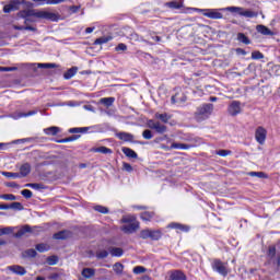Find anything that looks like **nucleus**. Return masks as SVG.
<instances>
[{
    "label": "nucleus",
    "instance_id": "48",
    "mask_svg": "<svg viewBox=\"0 0 280 280\" xmlns=\"http://www.w3.org/2000/svg\"><path fill=\"white\" fill-rule=\"evenodd\" d=\"M140 237L141 240H150V230H142L140 232Z\"/></svg>",
    "mask_w": 280,
    "mask_h": 280
},
{
    "label": "nucleus",
    "instance_id": "5",
    "mask_svg": "<svg viewBox=\"0 0 280 280\" xmlns=\"http://www.w3.org/2000/svg\"><path fill=\"white\" fill-rule=\"evenodd\" d=\"M148 126L151 130H155L158 135H165V132H167V126L163 125L161 121L150 119L148 120Z\"/></svg>",
    "mask_w": 280,
    "mask_h": 280
},
{
    "label": "nucleus",
    "instance_id": "33",
    "mask_svg": "<svg viewBox=\"0 0 280 280\" xmlns=\"http://www.w3.org/2000/svg\"><path fill=\"white\" fill-rule=\"evenodd\" d=\"M69 237V231H60L54 234L55 240H67Z\"/></svg>",
    "mask_w": 280,
    "mask_h": 280
},
{
    "label": "nucleus",
    "instance_id": "46",
    "mask_svg": "<svg viewBox=\"0 0 280 280\" xmlns=\"http://www.w3.org/2000/svg\"><path fill=\"white\" fill-rule=\"evenodd\" d=\"M39 69H56V63H38Z\"/></svg>",
    "mask_w": 280,
    "mask_h": 280
},
{
    "label": "nucleus",
    "instance_id": "20",
    "mask_svg": "<svg viewBox=\"0 0 280 280\" xmlns=\"http://www.w3.org/2000/svg\"><path fill=\"white\" fill-rule=\"evenodd\" d=\"M170 280H187V276L180 270H175L171 273Z\"/></svg>",
    "mask_w": 280,
    "mask_h": 280
},
{
    "label": "nucleus",
    "instance_id": "17",
    "mask_svg": "<svg viewBox=\"0 0 280 280\" xmlns=\"http://www.w3.org/2000/svg\"><path fill=\"white\" fill-rule=\"evenodd\" d=\"M154 117L155 119H159L160 121H162V124H167L172 119V116L168 115L167 113H163V114L155 113Z\"/></svg>",
    "mask_w": 280,
    "mask_h": 280
},
{
    "label": "nucleus",
    "instance_id": "53",
    "mask_svg": "<svg viewBox=\"0 0 280 280\" xmlns=\"http://www.w3.org/2000/svg\"><path fill=\"white\" fill-rule=\"evenodd\" d=\"M2 200H16V196L12 194L1 195Z\"/></svg>",
    "mask_w": 280,
    "mask_h": 280
},
{
    "label": "nucleus",
    "instance_id": "42",
    "mask_svg": "<svg viewBox=\"0 0 280 280\" xmlns=\"http://www.w3.org/2000/svg\"><path fill=\"white\" fill-rule=\"evenodd\" d=\"M264 58V54L261 51L256 50L252 52V60H261Z\"/></svg>",
    "mask_w": 280,
    "mask_h": 280
},
{
    "label": "nucleus",
    "instance_id": "57",
    "mask_svg": "<svg viewBox=\"0 0 280 280\" xmlns=\"http://www.w3.org/2000/svg\"><path fill=\"white\" fill-rule=\"evenodd\" d=\"M14 232V228H2V235H10Z\"/></svg>",
    "mask_w": 280,
    "mask_h": 280
},
{
    "label": "nucleus",
    "instance_id": "61",
    "mask_svg": "<svg viewBox=\"0 0 280 280\" xmlns=\"http://www.w3.org/2000/svg\"><path fill=\"white\" fill-rule=\"evenodd\" d=\"M26 257H36V252L35 249H28L25 252Z\"/></svg>",
    "mask_w": 280,
    "mask_h": 280
},
{
    "label": "nucleus",
    "instance_id": "19",
    "mask_svg": "<svg viewBox=\"0 0 280 280\" xmlns=\"http://www.w3.org/2000/svg\"><path fill=\"white\" fill-rule=\"evenodd\" d=\"M122 153L125 154V156H127L128 159H138V154L137 152H135V150L128 148V147H124L121 149Z\"/></svg>",
    "mask_w": 280,
    "mask_h": 280
},
{
    "label": "nucleus",
    "instance_id": "45",
    "mask_svg": "<svg viewBox=\"0 0 280 280\" xmlns=\"http://www.w3.org/2000/svg\"><path fill=\"white\" fill-rule=\"evenodd\" d=\"M142 137H143V139H147L149 141L150 139H152L154 137V135H152V130L147 129L142 132Z\"/></svg>",
    "mask_w": 280,
    "mask_h": 280
},
{
    "label": "nucleus",
    "instance_id": "34",
    "mask_svg": "<svg viewBox=\"0 0 280 280\" xmlns=\"http://www.w3.org/2000/svg\"><path fill=\"white\" fill-rule=\"evenodd\" d=\"M45 135H51L52 137L58 135L60 132V128L58 127H49L47 129H44Z\"/></svg>",
    "mask_w": 280,
    "mask_h": 280
},
{
    "label": "nucleus",
    "instance_id": "58",
    "mask_svg": "<svg viewBox=\"0 0 280 280\" xmlns=\"http://www.w3.org/2000/svg\"><path fill=\"white\" fill-rule=\"evenodd\" d=\"M268 255L269 257H275V255H277V248L275 246H269Z\"/></svg>",
    "mask_w": 280,
    "mask_h": 280
},
{
    "label": "nucleus",
    "instance_id": "28",
    "mask_svg": "<svg viewBox=\"0 0 280 280\" xmlns=\"http://www.w3.org/2000/svg\"><path fill=\"white\" fill-rule=\"evenodd\" d=\"M241 16H245L246 19H255L258 16L257 12L250 10H244L241 12Z\"/></svg>",
    "mask_w": 280,
    "mask_h": 280
},
{
    "label": "nucleus",
    "instance_id": "15",
    "mask_svg": "<svg viewBox=\"0 0 280 280\" xmlns=\"http://www.w3.org/2000/svg\"><path fill=\"white\" fill-rule=\"evenodd\" d=\"M129 39L132 40L133 43H145L147 45H152L148 39L143 38L137 33H131L129 35Z\"/></svg>",
    "mask_w": 280,
    "mask_h": 280
},
{
    "label": "nucleus",
    "instance_id": "60",
    "mask_svg": "<svg viewBox=\"0 0 280 280\" xmlns=\"http://www.w3.org/2000/svg\"><path fill=\"white\" fill-rule=\"evenodd\" d=\"M16 67H0V71H16Z\"/></svg>",
    "mask_w": 280,
    "mask_h": 280
},
{
    "label": "nucleus",
    "instance_id": "63",
    "mask_svg": "<svg viewBox=\"0 0 280 280\" xmlns=\"http://www.w3.org/2000/svg\"><path fill=\"white\" fill-rule=\"evenodd\" d=\"M7 187H12L13 189L14 188L19 189L20 186H19V184H16V182H10L7 184Z\"/></svg>",
    "mask_w": 280,
    "mask_h": 280
},
{
    "label": "nucleus",
    "instance_id": "16",
    "mask_svg": "<svg viewBox=\"0 0 280 280\" xmlns=\"http://www.w3.org/2000/svg\"><path fill=\"white\" fill-rule=\"evenodd\" d=\"M256 30L259 34H262V36H275V33L265 25H257Z\"/></svg>",
    "mask_w": 280,
    "mask_h": 280
},
{
    "label": "nucleus",
    "instance_id": "59",
    "mask_svg": "<svg viewBox=\"0 0 280 280\" xmlns=\"http://www.w3.org/2000/svg\"><path fill=\"white\" fill-rule=\"evenodd\" d=\"M78 139H80V135H74V136H70L68 138H66L67 143L71 142V141H78Z\"/></svg>",
    "mask_w": 280,
    "mask_h": 280
},
{
    "label": "nucleus",
    "instance_id": "2",
    "mask_svg": "<svg viewBox=\"0 0 280 280\" xmlns=\"http://www.w3.org/2000/svg\"><path fill=\"white\" fill-rule=\"evenodd\" d=\"M21 4L24 5V8H33V3L25 0H11L7 5L3 7V12L5 14H10V12H14L21 8Z\"/></svg>",
    "mask_w": 280,
    "mask_h": 280
},
{
    "label": "nucleus",
    "instance_id": "35",
    "mask_svg": "<svg viewBox=\"0 0 280 280\" xmlns=\"http://www.w3.org/2000/svg\"><path fill=\"white\" fill-rule=\"evenodd\" d=\"M247 176H252L256 178H268V174L264 173V172H249L247 173Z\"/></svg>",
    "mask_w": 280,
    "mask_h": 280
},
{
    "label": "nucleus",
    "instance_id": "27",
    "mask_svg": "<svg viewBox=\"0 0 280 280\" xmlns=\"http://www.w3.org/2000/svg\"><path fill=\"white\" fill-rule=\"evenodd\" d=\"M92 152H98L101 154H113V150L106 147H97L92 149Z\"/></svg>",
    "mask_w": 280,
    "mask_h": 280
},
{
    "label": "nucleus",
    "instance_id": "12",
    "mask_svg": "<svg viewBox=\"0 0 280 280\" xmlns=\"http://www.w3.org/2000/svg\"><path fill=\"white\" fill-rule=\"evenodd\" d=\"M168 229H175L177 233H189V225L182 224V223H171Z\"/></svg>",
    "mask_w": 280,
    "mask_h": 280
},
{
    "label": "nucleus",
    "instance_id": "38",
    "mask_svg": "<svg viewBox=\"0 0 280 280\" xmlns=\"http://www.w3.org/2000/svg\"><path fill=\"white\" fill-rule=\"evenodd\" d=\"M2 176H5V178H21V174L12 172H2Z\"/></svg>",
    "mask_w": 280,
    "mask_h": 280
},
{
    "label": "nucleus",
    "instance_id": "8",
    "mask_svg": "<svg viewBox=\"0 0 280 280\" xmlns=\"http://www.w3.org/2000/svg\"><path fill=\"white\" fill-rule=\"evenodd\" d=\"M198 12H202L203 16L208 19H222V13L215 9H196Z\"/></svg>",
    "mask_w": 280,
    "mask_h": 280
},
{
    "label": "nucleus",
    "instance_id": "51",
    "mask_svg": "<svg viewBox=\"0 0 280 280\" xmlns=\"http://www.w3.org/2000/svg\"><path fill=\"white\" fill-rule=\"evenodd\" d=\"M10 209H16L18 211H22L23 205L21 202H12L10 206Z\"/></svg>",
    "mask_w": 280,
    "mask_h": 280
},
{
    "label": "nucleus",
    "instance_id": "47",
    "mask_svg": "<svg viewBox=\"0 0 280 280\" xmlns=\"http://www.w3.org/2000/svg\"><path fill=\"white\" fill-rule=\"evenodd\" d=\"M229 12H236L237 14H240V16H242V12L244 10V8H240V7H230L228 8Z\"/></svg>",
    "mask_w": 280,
    "mask_h": 280
},
{
    "label": "nucleus",
    "instance_id": "14",
    "mask_svg": "<svg viewBox=\"0 0 280 280\" xmlns=\"http://www.w3.org/2000/svg\"><path fill=\"white\" fill-rule=\"evenodd\" d=\"M32 172V164L31 163H24L20 166V176L22 178H25L30 173Z\"/></svg>",
    "mask_w": 280,
    "mask_h": 280
},
{
    "label": "nucleus",
    "instance_id": "43",
    "mask_svg": "<svg viewBox=\"0 0 280 280\" xmlns=\"http://www.w3.org/2000/svg\"><path fill=\"white\" fill-rule=\"evenodd\" d=\"M94 211H97L98 213L106 214L108 213V208L104 206H95Z\"/></svg>",
    "mask_w": 280,
    "mask_h": 280
},
{
    "label": "nucleus",
    "instance_id": "21",
    "mask_svg": "<svg viewBox=\"0 0 280 280\" xmlns=\"http://www.w3.org/2000/svg\"><path fill=\"white\" fill-rule=\"evenodd\" d=\"M25 233H32V226L30 225H23L15 234L14 237H23Z\"/></svg>",
    "mask_w": 280,
    "mask_h": 280
},
{
    "label": "nucleus",
    "instance_id": "41",
    "mask_svg": "<svg viewBox=\"0 0 280 280\" xmlns=\"http://www.w3.org/2000/svg\"><path fill=\"white\" fill-rule=\"evenodd\" d=\"M36 250H38V253H47V250H49V246L46 244H37Z\"/></svg>",
    "mask_w": 280,
    "mask_h": 280
},
{
    "label": "nucleus",
    "instance_id": "25",
    "mask_svg": "<svg viewBox=\"0 0 280 280\" xmlns=\"http://www.w3.org/2000/svg\"><path fill=\"white\" fill-rule=\"evenodd\" d=\"M100 104H103L106 108H110L115 104V97H103L100 100Z\"/></svg>",
    "mask_w": 280,
    "mask_h": 280
},
{
    "label": "nucleus",
    "instance_id": "9",
    "mask_svg": "<svg viewBox=\"0 0 280 280\" xmlns=\"http://www.w3.org/2000/svg\"><path fill=\"white\" fill-rule=\"evenodd\" d=\"M7 270H10L13 275H19L20 277H24V275H27V270H25V267L20 265H13L7 267Z\"/></svg>",
    "mask_w": 280,
    "mask_h": 280
},
{
    "label": "nucleus",
    "instance_id": "10",
    "mask_svg": "<svg viewBox=\"0 0 280 280\" xmlns=\"http://www.w3.org/2000/svg\"><path fill=\"white\" fill-rule=\"evenodd\" d=\"M36 5H59V3H65L68 0H32Z\"/></svg>",
    "mask_w": 280,
    "mask_h": 280
},
{
    "label": "nucleus",
    "instance_id": "23",
    "mask_svg": "<svg viewBox=\"0 0 280 280\" xmlns=\"http://www.w3.org/2000/svg\"><path fill=\"white\" fill-rule=\"evenodd\" d=\"M109 254L112 257H121L124 249L121 247H109Z\"/></svg>",
    "mask_w": 280,
    "mask_h": 280
},
{
    "label": "nucleus",
    "instance_id": "30",
    "mask_svg": "<svg viewBox=\"0 0 280 280\" xmlns=\"http://www.w3.org/2000/svg\"><path fill=\"white\" fill-rule=\"evenodd\" d=\"M237 40L238 43H243L244 45H250V39L244 33L237 34Z\"/></svg>",
    "mask_w": 280,
    "mask_h": 280
},
{
    "label": "nucleus",
    "instance_id": "24",
    "mask_svg": "<svg viewBox=\"0 0 280 280\" xmlns=\"http://www.w3.org/2000/svg\"><path fill=\"white\" fill-rule=\"evenodd\" d=\"M82 277H84V279H91L92 277H95V269L84 268L82 270Z\"/></svg>",
    "mask_w": 280,
    "mask_h": 280
},
{
    "label": "nucleus",
    "instance_id": "6",
    "mask_svg": "<svg viewBox=\"0 0 280 280\" xmlns=\"http://www.w3.org/2000/svg\"><path fill=\"white\" fill-rule=\"evenodd\" d=\"M228 112H229V115H231L232 117H237V115L242 113V103H240L238 101H233L229 105Z\"/></svg>",
    "mask_w": 280,
    "mask_h": 280
},
{
    "label": "nucleus",
    "instance_id": "62",
    "mask_svg": "<svg viewBox=\"0 0 280 280\" xmlns=\"http://www.w3.org/2000/svg\"><path fill=\"white\" fill-rule=\"evenodd\" d=\"M36 110H31L27 114H21L20 117H32V115H36Z\"/></svg>",
    "mask_w": 280,
    "mask_h": 280
},
{
    "label": "nucleus",
    "instance_id": "7",
    "mask_svg": "<svg viewBox=\"0 0 280 280\" xmlns=\"http://www.w3.org/2000/svg\"><path fill=\"white\" fill-rule=\"evenodd\" d=\"M267 135H268V131L266 130V128L258 127L255 131V139L257 143H259L260 145H264V143H266Z\"/></svg>",
    "mask_w": 280,
    "mask_h": 280
},
{
    "label": "nucleus",
    "instance_id": "44",
    "mask_svg": "<svg viewBox=\"0 0 280 280\" xmlns=\"http://www.w3.org/2000/svg\"><path fill=\"white\" fill-rule=\"evenodd\" d=\"M56 264H58V258L57 256H49L47 258V265L48 266H56Z\"/></svg>",
    "mask_w": 280,
    "mask_h": 280
},
{
    "label": "nucleus",
    "instance_id": "56",
    "mask_svg": "<svg viewBox=\"0 0 280 280\" xmlns=\"http://www.w3.org/2000/svg\"><path fill=\"white\" fill-rule=\"evenodd\" d=\"M122 170H125V172H129V173L133 171L132 165H130L127 162L122 163Z\"/></svg>",
    "mask_w": 280,
    "mask_h": 280
},
{
    "label": "nucleus",
    "instance_id": "55",
    "mask_svg": "<svg viewBox=\"0 0 280 280\" xmlns=\"http://www.w3.org/2000/svg\"><path fill=\"white\" fill-rule=\"evenodd\" d=\"M128 49V46H126V44L120 43L116 46L115 50L116 51H126Z\"/></svg>",
    "mask_w": 280,
    "mask_h": 280
},
{
    "label": "nucleus",
    "instance_id": "37",
    "mask_svg": "<svg viewBox=\"0 0 280 280\" xmlns=\"http://www.w3.org/2000/svg\"><path fill=\"white\" fill-rule=\"evenodd\" d=\"M113 269L116 275H121V272H124V265L121 262H116L114 264Z\"/></svg>",
    "mask_w": 280,
    "mask_h": 280
},
{
    "label": "nucleus",
    "instance_id": "3",
    "mask_svg": "<svg viewBox=\"0 0 280 280\" xmlns=\"http://www.w3.org/2000/svg\"><path fill=\"white\" fill-rule=\"evenodd\" d=\"M213 113V104L208 103L199 106L195 113L196 119L202 121L203 119H209V116Z\"/></svg>",
    "mask_w": 280,
    "mask_h": 280
},
{
    "label": "nucleus",
    "instance_id": "39",
    "mask_svg": "<svg viewBox=\"0 0 280 280\" xmlns=\"http://www.w3.org/2000/svg\"><path fill=\"white\" fill-rule=\"evenodd\" d=\"M86 130H89V128L86 127H82V128H70L69 132L71 135H78L79 132H86Z\"/></svg>",
    "mask_w": 280,
    "mask_h": 280
},
{
    "label": "nucleus",
    "instance_id": "4",
    "mask_svg": "<svg viewBox=\"0 0 280 280\" xmlns=\"http://www.w3.org/2000/svg\"><path fill=\"white\" fill-rule=\"evenodd\" d=\"M211 267L214 272H218L222 277H226V275H229V268H226V265L220 259H214L211 264Z\"/></svg>",
    "mask_w": 280,
    "mask_h": 280
},
{
    "label": "nucleus",
    "instance_id": "22",
    "mask_svg": "<svg viewBox=\"0 0 280 280\" xmlns=\"http://www.w3.org/2000/svg\"><path fill=\"white\" fill-rule=\"evenodd\" d=\"M25 233H32V226L30 225H23L15 234L14 237H23Z\"/></svg>",
    "mask_w": 280,
    "mask_h": 280
},
{
    "label": "nucleus",
    "instance_id": "18",
    "mask_svg": "<svg viewBox=\"0 0 280 280\" xmlns=\"http://www.w3.org/2000/svg\"><path fill=\"white\" fill-rule=\"evenodd\" d=\"M191 145L187 143L173 142L170 150H190Z\"/></svg>",
    "mask_w": 280,
    "mask_h": 280
},
{
    "label": "nucleus",
    "instance_id": "13",
    "mask_svg": "<svg viewBox=\"0 0 280 280\" xmlns=\"http://www.w3.org/2000/svg\"><path fill=\"white\" fill-rule=\"evenodd\" d=\"M116 137L120 139V141L132 143L135 141V136L132 133H128L125 131L116 133Z\"/></svg>",
    "mask_w": 280,
    "mask_h": 280
},
{
    "label": "nucleus",
    "instance_id": "50",
    "mask_svg": "<svg viewBox=\"0 0 280 280\" xmlns=\"http://www.w3.org/2000/svg\"><path fill=\"white\" fill-rule=\"evenodd\" d=\"M143 272H145V267L137 266L133 268L135 275H143Z\"/></svg>",
    "mask_w": 280,
    "mask_h": 280
},
{
    "label": "nucleus",
    "instance_id": "54",
    "mask_svg": "<svg viewBox=\"0 0 280 280\" xmlns=\"http://www.w3.org/2000/svg\"><path fill=\"white\" fill-rule=\"evenodd\" d=\"M182 7L183 5L180 4V2H177V1L168 2V8H174L175 10H178Z\"/></svg>",
    "mask_w": 280,
    "mask_h": 280
},
{
    "label": "nucleus",
    "instance_id": "29",
    "mask_svg": "<svg viewBox=\"0 0 280 280\" xmlns=\"http://www.w3.org/2000/svg\"><path fill=\"white\" fill-rule=\"evenodd\" d=\"M141 220H143L144 222H150V220H152V218H154V212H150V211H144L140 214Z\"/></svg>",
    "mask_w": 280,
    "mask_h": 280
},
{
    "label": "nucleus",
    "instance_id": "40",
    "mask_svg": "<svg viewBox=\"0 0 280 280\" xmlns=\"http://www.w3.org/2000/svg\"><path fill=\"white\" fill-rule=\"evenodd\" d=\"M96 257L97 259H106V257H108V250L102 249L96 252Z\"/></svg>",
    "mask_w": 280,
    "mask_h": 280
},
{
    "label": "nucleus",
    "instance_id": "36",
    "mask_svg": "<svg viewBox=\"0 0 280 280\" xmlns=\"http://www.w3.org/2000/svg\"><path fill=\"white\" fill-rule=\"evenodd\" d=\"M121 222H124V224H132L135 222H139L137 221V217L135 215H127V217H124Z\"/></svg>",
    "mask_w": 280,
    "mask_h": 280
},
{
    "label": "nucleus",
    "instance_id": "31",
    "mask_svg": "<svg viewBox=\"0 0 280 280\" xmlns=\"http://www.w3.org/2000/svg\"><path fill=\"white\" fill-rule=\"evenodd\" d=\"M149 238L153 240V241L161 240V231H159V230H150Z\"/></svg>",
    "mask_w": 280,
    "mask_h": 280
},
{
    "label": "nucleus",
    "instance_id": "32",
    "mask_svg": "<svg viewBox=\"0 0 280 280\" xmlns=\"http://www.w3.org/2000/svg\"><path fill=\"white\" fill-rule=\"evenodd\" d=\"M78 73V68L73 67L70 68L65 74V79L66 80H71V78H73V75H75Z\"/></svg>",
    "mask_w": 280,
    "mask_h": 280
},
{
    "label": "nucleus",
    "instance_id": "64",
    "mask_svg": "<svg viewBox=\"0 0 280 280\" xmlns=\"http://www.w3.org/2000/svg\"><path fill=\"white\" fill-rule=\"evenodd\" d=\"M45 187L43 186V184H37L34 183L32 189H44Z\"/></svg>",
    "mask_w": 280,
    "mask_h": 280
},
{
    "label": "nucleus",
    "instance_id": "11",
    "mask_svg": "<svg viewBox=\"0 0 280 280\" xmlns=\"http://www.w3.org/2000/svg\"><path fill=\"white\" fill-rule=\"evenodd\" d=\"M121 231L128 234L136 233V231H139V222H133V223H128L126 225H122Z\"/></svg>",
    "mask_w": 280,
    "mask_h": 280
},
{
    "label": "nucleus",
    "instance_id": "26",
    "mask_svg": "<svg viewBox=\"0 0 280 280\" xmlns=\"http://www.w3.org/2000/svg\"><path fill=\"white\" fill-rule=\"evenodd\" d=\"M109 40H113V36H102L95 39L94 45H106Z\"/></svg>",
    "mask_w": 280,
    "mask_h": 280
},
{
    "label": "nucleus",
    "instance_id": "52",
    "mask_svg": "<svg viewBox=\"0 0 280 280\" xmlns=\"http://www.w3.org/2000/svg\"><path fill=\"white\" fill-rule=\"evenodd\" d=\"M21 194H22V196H23L24 198H26V199H30V198H32V196H33V192H32V190H30V189H24V190L21 191Z\"/></svg>",
    "mask_w": 280,
    "mask_h": 280
},
{
    "label": "nucleus",
    "instance_id": "1",
    "mask_svg": "<svg viewBox=\"0 0 280 280\" xmlns=\"http://www.w3.org/2000/svg\"><path fill=\"white\" fill-rule=\"evenodd\" d=\"M20 19H25L24 23H34V19H45L46 21H58V15L49 11H38L36 9H25L18 13Z\"/></svg>",
    "mask_w": 280,
    "mask_h": 280
},
{
    "label": "nucleus",
    "instance_id": "49",
    "mask_svg": "<svg viewBox=\"0 0 280 280\" xmlns=\"http://www.w3.org/2000/svg\"><path fill=\"white\" fill-rule=\"evenodd\" d=\"M219 156H230L233 152L231 150H219L215 152Z\"/></svg>",
    "mask_w": 280,
    "mask_h": 280
}]
</instances>
